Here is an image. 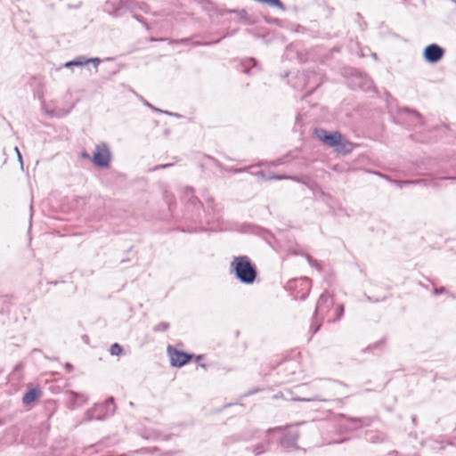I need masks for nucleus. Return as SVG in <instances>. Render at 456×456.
Masks as SVG:
<instances>
[{
    "mask_svg": "<svg viewBox=\"0 0 456 456\" xmlns=\"http://www.w3.org/2000/svg\"><path fill=\"white\" fill-rule=\"evenodd\" d=\"M231 268L240 282L252 284L256 281V266L247 256H234L231 262Z\"/></svg>",
    "mask_w": 456,
    "mask_h": 456,
    "instance_id": "f257e3e1",
    "label": "nucleus"
},
{
    "mask_svg": "<svg viewBox=\"0 0 456 456\" xmlns=\"http://www.w3.org/2000/svg\"><path fill=\"white\" fill-rule=\"evenodd\" d=\"M315 136L330 147L336 148V151L340 152L349 151L351 150V143L342 139V135L339 132H333L329 134L323 128H316L314 130Z\"/></svg>",
    "mask_w": 456,
    "mask_h": 456,
    "instance_id": "f03ea898",
    "label": "nucleus"
},
{
    "mask_svg": "<svg viewBox=\"0 0 456 456\" xmlns=\"http://www.w3.org/2000/svg\"><path fill=\"white\" fill-rule=\"evenodd\" d=\"M110 151L106 143H101L95 146V152L93 156V162L100 167H108L110 162Z\"/></svg>",
    "mask_w": 456,
    "mask_h": 456,
    "instance_id": "7ed1b4c3",
    "label": "nucleus"
},
{
    "mask_svg": "<svg viewBox=\"0 0 456 456\" xmlns=\"http://www.w3.org/2000/svg\"><path fill=\"white\" fill-rule=\"evenodd\" d=\"M167 351L170 357L171 365L175 367H182L183 365L186 364L191 358V354L178 351L171 346L167 347Z\"/></svg>",
    "mask_w": 456,
    "mask_h": 456,
    "instance_id": "20e7f679",
    "label": "nucleus"
},
{
    "mask_svg": "<svg viewBox=\"0 0 456 456\" xmlns=\"http://www.w3.org/2000/svg\"><path fill=\"white\" fill-rule=\"evenodd\" d=\"M444 54V50L436 44L428 45L423 53L425 60L429 63H436L442 59Z\"/></svg>",
    "mask_w": 456,
    "mask_h": 456,
    "instance_id": "39448f33",
    "label": "nucleus"
},
{
    "mask_svg": "<svg viewBox=\"0 0 456 456\" xmlns=\"http://www.w3.org/2000/svg\"><path fill=\"white\" fill-rule=\"evenodd\" d=\"M333 305V300L330 297L322 294L316 304L315 314L323 315L325 312Z\"/></svg>",
    "mask_w": 456,
    "mask_h": 456,
    "instance_id": "423d86ee",
    "label": "nucleus"
},
{
    "mask_svg": "<svg viewBox=\"0 0 456 456\" xmlns=\"http://www.w3.org/2000/svg\"><path fill=\"white\" fill-rule=\"evenodd\" d=\"M96 410L97 411H102V410H105L106 411V414L103 415V416H97L96 419H105L108 415H111L114 413L115 411V404H114V399L113 397H110L108 398L103 404L102 405H98L96 407Z\"/></svg>",
    "mask_w": 456,
    "mask_h": 456,
    "instance_id": "0eeeda50",
    "label": "nucleus"
},
{
    "mask_svg": "<svg viewBox=\"0 0 456 456\" xmlns=\"http://www.w3.org/2000/svg\"><path fill=\"white\" fill-rule=\"evenodd\" d=\"M40 391L37 389H29L24 394L22 397V403L24 404H29L35 402L40 396Z\"/></svg>",
    "mask_w": 456,
    "mask_h": 456,
    "instance_id": "6e6552de",
    "label": "nucleus"
},
{
    "mask_svg": "<svg viewBox=\"0 0 456 456\" xmlns=\"http://www.w3.org/2000/svg\"><path fill=\"white\" fill-rule=\"evenodd\" d=\"M89 63V61L85 56H78L73 61L65 63L66 68H71L73 66L81 67Z\"/></svg>",
    "mask_w": 456,
    "mask_h": 456,
    "instance_id": "1a4fd4ad",
    "label": "nucleus"
},
{
    "mask_svg": "<svg viewBox=\"0 0 456 456\" xmlns=\"http://www.w3.org/2000/svg\"><path fill=\"white\" fill-rule=\"evenodd\" d=\"M297 439V435H295V434L288 435L281 439V444L283 447H287V448L294 447V446H296Z\"/></svg>",
    "mask_w": 456,
    "mask_h": 456,
    "instance_id": "9d476101",
    "label": "nucleus"
},
{
    "mask_svg": "<svg viewBox=\"0 0 456 456\" xmlns=\"http://www.w3.org/2000/svg\"><path fill=\"white\" fill-rule=\"evenodd\" d=\"M110 353L112 355L118 356V355H120L123 353V348H122V346L119 344L114 343L110 346Z\"/></svg>",
    "mask_w": 456,
    "mask_h": 456,
    "instance_id": "9b49d317",
    "label": "nucleus"
},
{
    "mask_svg": "<svg viewBox=\"0 0 456 456\" xmlns=\"http://www.w3.org/2000/svg\"><path fill=\"white\" fill-rule=\"evenodd\" d=\"M168 328H169V324H168L167 322H159V324H157V325L153 328V330H154L155 332H159V331H166Z\"/></svg>",
    "mask_w": 456,
    "mask_h": 456,
    "instance_id": "f8f14e48",
    "label": "nucleus"
},
{
    "mask_svg": "<svg viewBox=\"0 0 456 456\" xmlns=\"http://www.w3.org/2000/svg\"><path fill=\"white\" fill-rule=\"evenodd\" d=\"M87 61H89V63L92 62L95 65V67L98 66V64L101 62V60L99 58H91V59H87Z\"/></svg>",
    "mask_w": 456,
    "mask_h": 456,
    "instance_id": "ddd939ff",
    "label": "nucleus"
},
{
    "mask_svg": "<svg viewBox=\"0 0 456 456\" xmlns=\"http://www.w3.org/2000/svg\"><path fill=\"white\" fill-rule=\"evenodd\" d=\"M444 291V288L442 287L440 289H435V294H440V293H443Z\"/></svg>",
    "mask_w": 456,
    "mask_h": 456,
    "instance_id": "4468645a",
    "label": "nucleus"
},
{
    "mask_svg": "<svg viewBox=\"0 0 456 456\" xmlns=\"http://www.w3.org/2000/svg\"><path fill=\"white\" fill-rule=\"evenodd\" d=\"M15 151L17 152L19 160L22 163L21 154H20V151H19V149L17 147H15Z\"/></svg>",
    "mask_w": 456,
    "mask_h": 456,
    "instance_id": "2eb2a0df",
    "label": "nucleus"
},
{
    "mask_svg": "<svg viewBox=\"0 0 456 456\" xmlns=\"http://www.w3.org/2000/svg\"><path fill=\"white\" fill-rule=\"evenodd\" d=\"M343 312H344V307L341 305L338 309V318H339L343 314Z\"/></svg>",
    "mask_w": 456,
    "mask_h": 456,
    "instance_id": "dca6fc26",
    "label": "nucleus"
},
{
    "mask_svg": "<svg viewBox=\"0 0 456 456\" xmlns=\"http://www.w3.org/2000/svg\"><path fill=\"white\" fill-rule=\"evenodd\" d=\"M65 369L68 370V371H70L72 370V365L69 362H67L65 364Z\"/></svg>",
    "mask_w": 456,
    "mask_h": 456,
    "instance_id": "f3484780",
    "label": "nucleus"
},
{
    "mask_svg": "<svg viewBox=\"0 0 456 456\" xmlns=\"http://www.w3.org/2000/svg\"><path fill=\"white\" fill-rule=\"evenodd\" d=\"M418 183L417 181H404V182H400V183H404V184H410V183Z\"/></svg>",
    "mask_w": 456,
    "mask_h": 456,
    "instance_id": "a211bd4d",
    "label": "nucleus"
},
{
    "mask_svg": "<svg viewBox=\"0 0 456 456\" xmlns=\"http://www.w3.org/2000/svg\"><path fill=\"white\" fill-rule=\"evenodd\" d=\"M254 452H255V454H256V455H258V454H260V453H262V452H263V451H262V450H260L258 446L255 449V451H254Z\"/></svg>",
    "mask_w": 456,
    "mask_h": 456,
    "instance_id": "6ab92c4d",
    "label": "nucleus"
},
{
    "mask_svg": "<svg viewBox=\"0 0 456 456\" xmlns=\"http://www.w3.org/2000/svg\"><path fill=\"white\" fill-rule=\"evenodd\" d=\"M412 114H413V115H414L418 119H420V118H421V117H420V115H419L418 112H416V111H412Z\"/></svg>",
    "mask_w": 456,
    "mask_h": 456,
    "instance_id": "aec40b11",
    "label": "nucleus"
},
{
    "mask_svg": "<svg viewBox=\"0 0 456 456\" xmlns=\"http://www.w3.org/2000/svg\"><path fill=\"white\" fill-rule=\"evenodd\" d=\"M250 61H252V62H253V66L256 64V61H255V59L250 60Z\"/></svg>",
    "mask_w": 456,
    "mask_h": 456,
    "instance_id": "412c9836",
    "label": "nucleus"
},
{
    "mask_svg": "<svg viewBox=\"0 0 456 456\" xmlns=\"http://www.w3.org/2000/svg\"><path fill=\"white\" fill-rule=\"evenodd\" d=\"M450 179H456V177H451Z\"/></svg>",
    "mask_w": 456,
    "mask_h": 456,
    "instance_id": "4be33fe9",
    "label": "nucleus"
}]
</instances>
